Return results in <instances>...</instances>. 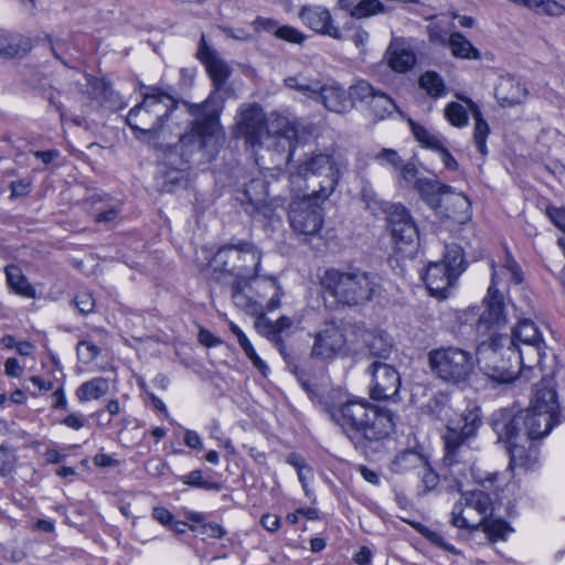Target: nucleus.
<instances>
[{"label":"nucleus","instance_id":"f257e3e1","mask_svg":"<svg viewBox=\"0 0 565 565\" xmlns=\"http://www.w3.org/2000/svg\"><path fill=\"white\" fill-rule=\"evenodd\" d=\"M497 278L498 274L493 270L483 299L484 310L479 313L478 308H469L463 312V318L467 322L478 317L475 323L476 364L493 382L507 384L516 380L519 370L514 362H520L523 355L512 354L511 350L507 351V347L513 344V341L509 335L500 333L508 320L503 295L497 288Z\"/></svg>","mask_w":565,"mask_h":565},{"label":"nucleus","instance_id":"f03ea898","mask_svg":"<svg viewBox=\"0 0 565 565\" xmlns=\"http://www.w3.org/2000/svg\"><path fill=\"white\" fill-rule=\"evenodd\" d=\"M458 411L452 398L444 393L435 395L424 406L425 414L447 424L443 465L448 470L444 472V478L451 479L454 487L460 492L461 479L471 470L477 459L476 452L480 449L477 436L482 426V418L478 406L462 411L459 418L455 419L454 415Z\"/></svg>","mask_w":565,"mask_h":565},{"label":"nucleus","instance_id":"7ed1b4c3","mask_svg":"<svg viewBox=\"0 0 565 565\" xmlns=\"http://www.w3.org/2000/svg\"><path fill=\"white\" fill-rule=\"evenodd\" d=\"M331 419L355 448L365 449L388 437L394 428V415L364 398H350L328 408Z\"/></svg>","mask_w":565,"mask_h":565},{"label":"nucleus","instance_id":"20e7f679","mask_svg":"<svg viewBox=\"0 0 565 565\" xmlns=\"http://www.w3.org/2000/svg\"><path fill=\"white\" fill-rule=\"evenodd\" d=\"M321 285L339 303L349 307L372 301L382 287L377 275L358 267L347 270L328 269L321 278Z\"/></svg>","mask_w":565,"mask_h":565},{"label":"nucleus","instance_id":"39448f33","mask_svg":"<svg viewBox=\"0 0 565 565\" xmlns=\"http://www.w3.org/2000/svg\"><path fill=\"white\" fill-rule=\"evenodd\" d=\"M340 178V170L335 160L327 153H311L297 166L289 181L294 184L303 180L309 182L312 196L317 200H327L334 191Z\"/></svg>","mask_w":565,"mask_h":565},{"label":"nucleus","instance_id":"423d86ee","mask_svg":"<svg viewBox=\"0 0 565 565\" xmlns=\"http://www.w3.org/2000/svg\"><path fill=\"white\" fill-rule=\"evenodd\" d=\"M262 252L248 241L226 244L212 258L214 271L232 279H253L259 273Z\"/></svg>","mask_w":565,"mask_h":565},{"label":"nucleus","instance_id":"0eeeda50","mask_svg":"<svg viewBox=\"0 0 565 565\" xmlns=\"http://www.w3.org/2000/svg\"><path fill=\"white\" fill-rule=\"evenodd\" d=\"M174 108L173 97L152 87L150 93L143 94L141 103L129 110L126 122L136 134L152 136L159 131Z\"/></svg>","mask_w":565,"mask_h":565},{"label":"nucleus","instance_id":"6e6552de","mask_svg":"<svg viewBox=\"0 0 565 565\" xmlns=\"http://www.w3.org/2000/svg\"><path fill=\"white\" fill-rule=\"evenodd\" d=\"M428 363L433 374L450 384H461L473 373L476 358L458 347H440L428 353Z\"/></svg>","mask_w":565,"mask_h":565},{"label":"nucleus","instance_id":"1a4fd4ad","mask_svg":"<svg viewBox=\"0 0 565 565\" xmlns=\"http://www.w3.org/2000/svg\"><path fill=\"white\" fill-rule=\"evenodd\" d=\"M186 106L193 120L190 131L180 136V147H191L199 150L205 149L212 142L216 141L221 132L218 111L211 106L209 100L202 104Z\"/></svg>","mask_w":565,"mask_h":565},{"label":"nucleus","instance_id":"9d476101","mask_svg":"<svg viewBox=\"0 0 565 565\" xmlns=\"http://www.w3.org/2000/svg\"><path fill=\"white\" fill-rule=\"evenodd\" d=\"M254 324L256 331L273 342L274 345L278 349L282 359L287 363V367L297 377L301 387L308 393V395L311 398L317 396L316 385L311 382L305 369L299 367L295 363L292 356L287 352L285 342L280 335L282 332L289 330L294 326V319L287 316H281L276 321H271L263 312L257 317Z\"/></svg>","mask_w":565,"mask_h":565},{"label":"nucleus","instance_id":"9b49d317","mask_svg":"<svg viewBox=\"0 0 565 565\" xmlns=\"http://www.w3.org/2000/svg\"><path fill=\"white\" fill-rule=\"evenodd\" d=\"M266 151L270 156L274 166L271 169H280L287 166L298 143V131L294 124L286 117H277L271 124L265 139Z\"/></svg>","mask_w":565,"mask_h":565},{"label":"nucleus","instance_id":"f8f14e48","mask_svg":"<svg viewBox=\"0 0 565 565\" xmlns=\"http://www.w3.org/2000/svg\"><path fill=\"white\" fill-rule=\"evenodd\" d=\"M269 129L265 113L257 104L241 105L235 124V134L245 140L247 147L253 149L257 154V150L264 145V139Z\"/></svg>","mask_w":565,"mask_h":565},{"label":"nucleus","instance_id":"ddd939ff","mask_svg":"<svg viewBox=\"0 0 565 565\" xmlns=\"http://www.w3.org/2000/svg\"><path fill=\"white\" fill-rule=\"evenodd\" d=\"M239 198L245 211L252 216H262L274 220L277 210L284 207L285 201L280 196L269 198L267 183L262 178L252 179L244 188Z\"/></svg>","mask_w":565,"mask_h":565},{"label":"nucleus","instance_id":"4468645a","mask_svg":"<svg viewBox=\"0 0 565 565\" xmlns=\"http://www.w3.org/2000/svg\"><path fill=\"white\" fill-rule=\"evenodd\" d=\"M347 338L341 328L333 322H327L321 330L313 335L310 358L324 363H330L337 358L349 355Z\"/></svg>","mask_w":565,"mask_h":565},{"label":"nucleus","instance_id":"2eb2a0df","mask_svg":"<svg viewBox=\"0 0 565 565\" xmlns=\"http://www.w3.org/2000/svg\"><path fill=\"white\" fill-rule=\"evenodd\" d=\"M387 220L397 249L414 253L418 246L419 233L409 212L402 204H393Z\"/></svg>","mask_w":565,"mask_h":565},{"label":"nucleus","instance_id":"dca6fc26","mask_svg":"<svg viewBox=\"0 0 565 565\" xmlns=\"http://www.w3.org/2000/svg\"><path fill=\"white\" fill-rule=\"evenodd\" d=\"M291 228L301 235L317 234L323 224L322 207L312 203L311 198L292 202L288 212Z\"/></svg>","mask_w":565,"mask_h":565},{"label":"nucleus","instance_id":"f3484780","mask_svg":"<svg viewBox=\"0 0 565 565\" xmlns=\"http://www.w3.org/2000/svg\"><path fill=\"white\" fill-rule=\"evenodd\" d=\"M372 376L371 397L377 401L395 399L401 390L398 371L383 362H373L366 370Z\"/></svg>","mask_w":565,"mask_h":565},{"label":"nucleus","instance_id":"a211bd4d","mask_svg":"<svg viewBox=\"0 0 565 565\" xmlns=\"http://www.w3.org/2000/svg\"><path fill=\"white\" fill-rule=\"evenodd\" d=\"M491 426L498 436L499 441L508 445L513 441H523L521 411L514 412L510 408H501L493 412Z\"/></svg>","mask_w":565,"mask_h":565},{"label":"nucleus","instance_id":"6ab92c4d","mask_svg":"<svg viewBox=\"0 0 565 565\" xmlns=\"http://www.w3.org/2000/svg\"><path fill=\"white\" fill-rule=\"evenodd\" d=\"M298 17L302 24L310 30L337 40L341 39V32L333 24L332 15L327 8L318 4H307L301 7Z\"/></svg>","mask_w":565,"mask_h":565},{"label":"nucleus","instance_id":"aec40b11","mask_svg":"<svg viewBox=\"0 0 565 565\" xmlns=\"http://www.w3.org/2000/svg\"><path fill=\"white\" fill-rule=\"evenodd\" d=\"M196 57L205 66L215 88H221L231 75V67L221 58L218 53L211 47L202 34Z\"/></svg>","mask_w":565,"mask_h":565},{"label":"nucleus","instance_id":"412c9836","mask_svg":"<svg viewBox=\"0 0 565 565\" xmlns=\"http://www.w3.org/2000/svg\"><path fill=\"white\" fill-rule=\"evenodd\" d=\"M523 441L529 443L546 436L558 423L551 413L534 409H521Z\"/></svg>","mask_w":565,"mask_h":565},{"label":"nucleus","instance_id":"4be33fe9","mask_svg":"<svg viewBox=\"0 0 565 565\" xmlns=\"http://www.w3.org/2000/svg\"><path fill=\"white\" fill-rule=\"evenodd\" d=\"M250 284L255 299L264 305V310L274 311L280 307L284 291L275 277L259 276L258 273L250 279Z\"/></svg>","mask_w":565,"mask_h":565},{"label":"nucleus","instance_id":"5701e85b","mask_svg":"<svg viewBox=\"0 0 565 565\" xmlns=\"http://www.w3.org/2000/svg\"><path fill=\"white\" fill-rule=\"evenodd\" d=\"M458 276L443 263H430L423 277L429 292L438 298H446Z\"/></svg>","mask_w":565,"mask_h":565},{"label":"nucleus","instance_id":"b1692460","mask_svg":"<svg viewBox=\"0 0 565 565\" xmlns=\"http://www.w3.org/2000/svg\"><path fill=\"white\" fill-rule=\"evenodd\" d=\"M436 213L443 217L454 220L456 223L463 224L470 220L471 203L463 193L456 192L450 186V191L444 196L440 211Z\"/></svg>","mask_w":565,"mask_h":565},{"label":"nucleus","instance_id":"393cba45","mask_svg":"<svg viewBox=\"0 0 565 565\" xmlns=\"http://www.w3.org/2000/svg\"><path fill=\"white\" fill-rule=\"evenodd\" d=\"M385 57L388 66L397 73L409 71L416 63V55L413 49L401 38L391 41Z\"/></svg>","mask_w":565,"mask_h":565},{"label":"nucleus","instance_id":"a878e982","mask_svg":"<svg viewBox=\"0 0 565 565\" xmlns=\"http://www.w3.org/2000/svg\"><path fill=\"white\" fill-rule=\"evenodd\" d=\"M527 95L525 86L514 77L501 76L494 88V96L503 107H511L522 103Z\"/></svg>","mask_w":565,"mask_h":565},{"label":"nucleus","instance_id":"bb28decb","mask_svg":"<svg viewBox=\"0 0 565 565\" xmlns=\"http://www.w3.org/2000/svg\"><path fill=\"white\" fill-rule=\"evenodd\" d=\"M317 100H321L327 109L337 114L348 113L353 107L348 92L338 83L321 85Z\"/></svg>","mask_w":565,"mask_h":565},{"label":"nucleus","instance_id":"cd10ccee","mask_svg":"<svg viewBox=\"0 0 565 565\" xmlns=\"http://www.w3.org/2000/svg\"><path fill=\"white\" fill-rule=\"evenodd\" d=\"M363 343L373 358L386 360L395 349L392 335L385 330L374 328L363 333Z\"/></svg>","mask_w":565,"mask_h":565},{"label":"nucleus","instance_id":"c85d7f7f","mask_svg":"<svg viewBox=\"0 0 565 565\" xmlns=\"http://www.w3.org/2000/svg\"><path fill=\"white\" fill-rule=\"evenodd\" d=\"M415 189L420 199L435 212L440 211L444 196L450 191V186L437 179L418 178L415 180Z\"/></svg>","mask_w":565,"mask_h":565},{"label":"nucleus","instance_id":"c756f323","mask_svg":"<svg viewBox=\"0 0 565 565\" xmlns=\"http://www.w3.org/2000/svg\"><path fill=\"white\" fill-rule=\"evenodd\" d=\"M247 287L252 289L250 279H233L231 284L232 301L238 309L250 315L260 316L264 311V305L255 299V295L246 294L245 289Z\"/></svg>","mask_w":565,"mask_h":565},{"label":"nucleus","instance_id":"7c9ffc66","mask_svg":"<svg viewBox=\"0 0 565 565\" xmlns=\"http://www.w3.org/2000/svg\"><path fill=\"white\" fill-rule=\"evenodd\" d=\"M510 454V465L513 468L530 469L537 462V449L532 445V440L513 441L507 446Z\"/></svg>","mask_w":565,"mask_h":565},{"label":"nucleus","instance_id":"2f4dec72","mask_svg":"<svg viewBox=\"0 0 565 565\" xmlns=\"http://www.w3.org/2000/svg\"><path fill=\"white\" fill-rule=\"evenodd\" d=\"M255 28L273 32L276 38L294 44H301L307 36L298 29L290 25L278 26L277 21L269 18L258 17L253 22Z\"/></svg>","mask_w":565,"mask_h":565},{"label":"nucleus","instance_id":"473e14b6","mask_svg":"<svg viewBox=\"0 0 565 565\" xmlns=\"http://www.w3.org/2000/svg\"><path fill=\"white\" fill-rule=\"evenodd\" d=\"M545 341L543 340L539 343H530L525 345L513 347V344L507 347V351L511 350L512 354L521 355L523 352V359L520 362H514L516 370L519 372L523 367L532 369L534 365L541 363L542 359L545 355Z\"/></svg>","mask_w":565,"mask_h":565},{"label":"nucleus","instance_id":"72a5a7b5","mask_svg":"<svg viewBox=\"0 0 565 565\" xmlns=\"http://www.w3.org/2000/svg\"><path fill=\"white\" fill-rule=\"evenodd\" d=\"M462 100L467 104L468 109L475 119L473 140L476 147L482 156H486L488 152L486 140L490 132L489 125L483 119L482 114L475 102H472L470 98H462Z\"/></svg>","mask_w":565,"mask_h":565},{"label":"nucleus","instance_id":"f704fd0d","mask_svg":"<svg viewBox=\"0 0 565 565\" xmlns=\"http://www.w3.org/2000/svg\"><path fill=\"white\" fill-rule=\"evenodd\" d=\"M109 392V381L103 376L93 377L82 383L75 391V395L81 403L99 399Z\"/></svg>","mask_w":565,"mask_h":565},{"label":"nucleus","instance_id":"c9c22d12","mask_svg":"<svg viewBox=\"0 0 565 565\" xmlns=\"http://www.w3.org/2000/svg\"><path fill=\"white\" fill-rule=\"evenodd\" d=\"M509 339L513 341V347L530 343L540 344L544 340L535 323L530 319L520 320L516 327L512 329V334Z\"/></svg>","mask_w":565,"mask_h":565},{"label":"nucleus","instance_id":"e433bc0d","mask_svg":"<svg viewBox=\"0 0 565 565\" xmlns=\"http://www.w3.org/2000/svg\"><path fill=\"white\" fill-rule=\"evenodd\" d=\"M6 277L9 287L19 296L25 298H35V289L29 282L18 266L9 265L6 267Z\"/></svg>","mask_w":565,"mask_h":565},{"label":"nucleus","instance_id":"4c0bfd02","mask_svg":"<svg viewBox=\"0 0 565 565\" xmlns=\"http://www.w3.org/2000/svg\"><path fill=\"white\" fill-rule=\"evenodd\" d=\"M30 49L29 41L11 34L9 31L0 29V56L14 57Z\"/></svg>","mask_w":565,"mask_h":565},{"label":"nucleus","instance_id":"58836bf2","mask_svg":"<svg viewBox=\"0 0 565 565\" xmlns=\"http://www.w3.org/2000/svg\"><path fill=\"white\" fill-rule=\"evenodd\" d=\"M369 109L374 118L383 120L397 110L395 102L385 93L377 90L371 100H369Z\"/></svg>","mask_w":565,"mask_h":565},{"label":"nucleus","instance_id":"ea45409f","mask_svg":"<svg viewBox=\"0 0 565 565\" xmlns=\"http://www.w3.org/2000/svg\"><path fill=\"white\" fill-rule=\"evenodd\" d=\"M285 84L287 87L298 90L303 96L315 100L318 99L319 90H321L319 81L309 79L302 75L287 77Z\"/></svg>","mask_w":565,"mask_h":565},{"label":"nucleus","instance_id":"a19ab883","mask_svg":"<svg viewBox=\"0 0 565 565\" xmlns=\"http://www.w3.org/2000/svg\"><path fill=\"white\" fill-rule=\"evenodd\" d=\"M449 46L452 55L456 57L468 60L480 58V52L459 32H455L450 35Z\"/></svg>","mask_w":565,"mask_h":565},{"label":"nucleus","instance_id":"79ce46f5","mask_svg":"<svg viewBox=\"0 0 565 565\" xmlns=\"http://www.w3.org/2000/svg\"><path fill=\"white\" fill-rule=\"evenodd\" d=\"M556 397V392L553 388H539L534 394L533 407L531 409L551 413L557 417L558 403Z\"/></svg>","mask_w":565,"mask_h":565},{"label":"nucleus","instance_id":"37998d69","mask_svg":"<svg viewBox=\"0 0 565 565\" xmlns=\"http://www.w3.org/2000/svg\"><path fill=\"white\" fill-rule=\"evenodd\" d=\"M419 87L431 98H439L446 95L447 89L443 77L436 72H425L418 81Z\"/></svg>","mask_w":565,"mask_h":565},{"label":"nucleus","instance_id":"c03bdc74","mask_svg":"<svg viewBox=\"0 0 565 565\" xmlns=\"http://www.w3.org/2000/svg\"><path fill=\"white\" fill-rule=\"evenodd\" d=\"M469 507L478 511L482 516L481 520L487 519L493 512V502L491 497L481 490L471 491L466 498Z\"/></svg>","mask_w":565,"mask_h":565},{"label":"nucleus","instance_id":"a18cd8bd","mask_svg":"<svg viewBox=\"0 0 565 565\" xmlns=\"http://www.w3.org/2000/svg\"><path fill=\"white\" fill-rule=\"evenodd\" d=\"M440 263L445 264L450 271H454L459 277L466 269L462 248L456 244L447 245Z\"/></svg>","mask_w":565,"mask_h":565},{"label":"nucleus","instance_id":"49530a36","mask_svg":"<svg viewBox=\"0 0 565 565\" xmlns=\"http://www.w3.org/2000/svg\"><path fill=\"white\" fill-rule=\"evenodd\" d=\"M482 527L483 532L491 541L505 540V536L511 531L508 523L503 520H481L475 529Z\"/></svg>","mask_w":565,"mask_h":565},{"label":"nucleus","instance_id":"de8ad7c7","mask_svg":"<svg viewBox=\"0 0 565 565\" xmlns=\"http://www.w3.org/2000/svg\"><path fill=\"white\" fill-rule=\"evenodd\" d=\"M184 484L192 488H201L207 491H220L223 489V484L217 481H213L210 478H205L204 472L200 469L193 470L182 478Z\"/></svg>","mask_w":565,"mask_h":565},{"label":"nucleus","instance_id":"09e8293b","mask_svg":"<svg viewBox=\"0 0 565 565\" xmlns=\"http://www.w3.org/2000/svg\"><path fill=\"white\" fill-rule=\"evenodd\" d=\"M422 463L420 456L413 450H404L399 452L392 461V471L403 473Z\"/></svg>","mask_w":565,"mask_h":565},{"label":"nucleus","instance_id":"8fccbe9b","mask_svg":"<svg viewBox=\"0 0 565 565\" xmlns=\"http://www.w3.org/2000/svg\"><path fill=\"white\" fill-rule=\"evenodd\" d=\"M384 11L385 7L380 0H360L352 8L351 17L354 19H366Z\"/></svg>","mask_w":565,"mask_h":565},{"label":"nucleus","instance_id":"3c124183","mask_svg":"<svg viewBox=\"0 0 565 565\" xmlns=\"http://www.w3.org/2000/svg\"><path fill=\"white\" fill-rule=\"evenodd\" d=\"M446 119L455 127L462 128L468 125L466 107L457 102H450L444 110Z\"/></svg>","mask_w":565,"mask_h":565},{"label":"nucleus","instance_id":"603ef678","mask_svg":"<svg viewBox=\"0 0 565 565\" xmlns=\"http://www.w3.org/2000/svg\"><path fill=\"white\" fill-rule=\"evenodd\" d=\"M412 131L415 136V138L424 145L426 148H429L431 150L438 151L444 146L441 141L438 139L437 136L431 134L429 130H427L425 127L414 122L413 120L409 121Z\"/></svg>","mask_w":565,"mask_h":565},{"label":"nucleus","instance_id":"864d4df0","mask_svg":"<svg viewBox=\"0 0 565 565\" xmlns=\"http://www.w3.org/2000/svg\"><path fill=\"white\" fill-rule=\"evenodd\" d=\"M376 92L377 90L369 82L358 81L354 85L350 86L348 95L351 103L353 100H360L369 104V100H371Z\"/></svg>","mask_w":565,"mask_h":565},{"label":"nucleus","instance_id":"5fc2aeb1","mask_svg":"<svg viewBox=\"0 0 565 565\" xmlns=\"http://www.w3.org/2000/svg\"><path fill=\"white\" fill-rule=\"evenodd\" d=\"M374 159L380 166L392 168L395 171H397L403 161L396 150L388 148H384L377 152Z\"/></svg>","mask_w":565,"mask_h":565},{"label":"nucleus","instance_id":"6e6d98bb","mask_svg":"<svg viewBox=\"0 0 565 565\" xmlns=\"http://www.w3.org/2000/svg\"><path fill=\"white\" fill-rule=\"evenodd\" d=\"M76 352L79 361L88 364L97 358L100 349L90 341L82 340L77 343Z\"/></svg>","mask_w":565,"mask_h":565},{"label":"nucleus","instance_id":"4d7b16f0","mask_svg":"<svg viewBox=\"0 0 565 565\" xmlns=\"http://www.w3.org/2000/svg\"><path fill=\"white\" fill-rule=\"evenodd\" d=\"M420 532L434 545H436L447 552H450L452 554H456V555L460 554V551L457 550L454 545L448 544L445 541L444 536L439 532H437L435 530L427 529V527L423 529Z\"/></svg>","mask_w":565,"mask_h":565},{"label":"nucleus","instance_id":"13d9d810","mask_svg":"<svg viewBox=\"0 0 565 565\" xmlns=\"http://www.w3.org/2000/svg\"><path fill=\"white\" fill-rule=\"evenodd\" d=\"M15 457L13 450L2 444L0 446V476H8L14 468Z\"/></svg>","mask_w":565,"mask_h":565},{"label":"nucleus","instance_id":"bf43d9fd","mask_svg":"<svg viewBox=\"0 0 565 565\" xmlns=\"http://www.w3.org/2000/svg\"><path fill=\"white\" fill-rule=\"evenodd\" d=\"M190 530L213 539H222L225 535V530L216 522L204 521L200 526H190Z\"/></svg>","mask_w":565,"mask_h":565},{"label":"nucleus","instance_id":"052dcab7","mask_svg":"<svg viewBox=\"0 0 565 565\" xmlns=\"http://www.w3.org/2000/svg\"><path fill=\"white\" fill-rule=\"evenodd\" d=\"M74 303L83 315L93 312L95 308V299L88 291H79L74 298Z\"/></svg>","mask_w":565,"mask_h":565},{"label":"nucleus","instance_id":"680f3d73","mask_svg":"<svg viewBox=\"0 0 565 565\" xmlns=\"http://www.w3.org/2000/svg\"><path fill=\"white\" fill-rule=\"evenodd\" d=\"M438 482L439 476L436 472H434L430 468L424 467V471L422 475V484L424 487V492L435 489Z\"/></svg>","mask_w":565,"mask_h":565},{"label":"nucleus","instance_id":"e2e57ef3","mask_svg":"<svg viewBox=\"0 0 565 565\" xmlns=\"http://www.w3.org/2000/svg\"><path fill=\"white\" fill-rule=\"evenodd\" d=\"M361 198L366 203L369 209H376L381 206L377 195L371 185L365 184L361 190Z\"/></svg>","mask_w":565,"mask_h":565},{"label":"nucleus","instance_id":"0e129e2a","mask_svg":"<svg viewBox=\"0 0 565 565\" xmlns=\"http://www.w3.org/2000/svg\"><path fill=\"white\" fill-rule=\"evenodd\" d=\"M462 512H463V509H462L461 504H456L454 507V510L451 512V524L454 526L460 527V529H465V527L475 529L476 525L469 524L467 519L465 516H462Z\"/></svg>","mask_w":565,"mask_h":565},{"label":"nucleus","instance_id":"69168bd1","mask_svg":"<svg viewBox=\"0 0 565 565\" xmlns=\"http://www.w3.org/2000/svg\"><path fill=\"white\" fill-rule=\"evenodd\" d=\"M547 215L555 226L565 232V207H550Z\"/></svg>","mask_w":565,"mask_h":565},{"label":"nucleus","instance_id":"338daca9","mask_svg":"<svg viewBox=\"0 0 565 565\" xmlns=\"http://www.w3.org/2000/svg\"><path fill=\"white\" fill-rule=\"evenodd\" d=\"M397 171H398L401 178L405 182H407V183H411L413 181L415 182V178L417 174V168L413 162L404 163L402 161L401 167H398Z\"/></svg>","mask_w":565,"mask_h":565},{"label":"nucleus","instance_id":"774afa93","mask_svg":"<svg viewBox=\"0 0 565 565\" xmlns=\"http://www.w3.org/2000/svg\"><path fill=\"white\" fill-rule=\"evenodd\" d=\"M4 373L11 377H20L23 374V367L15 358H9L4 363Z\"/></svg>","mask_w":565,"mask_h":565}]
</instances>
